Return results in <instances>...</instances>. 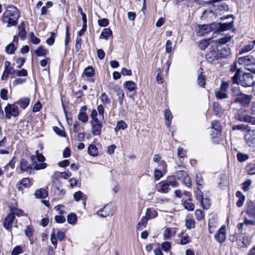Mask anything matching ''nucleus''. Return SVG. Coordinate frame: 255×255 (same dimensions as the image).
I'll use <instances>...</instances> for the list:
<instances>
[{
	"label": "nucleus",
	"instance_id": "obj_34",
	"mask_svg": "<svg viewBox=\"0 0 255 255\" xmlns=\"http://www.w3.org/2000/svg\"><path fill=\"white\" fill-rule=\"evenodd\" d=\"M109 207L107 206H105L102 209L97 212V214L102 217H106L110 215V213L108 212Z\"/></svg>",
	"mask_w": 255,
	"mask_h": 255
},
{
	"label": "nucleus",
	"instance_id": "obj_2",
	"mask_svg": "<svg viewBox=\"0 0 255 255\" xmlns=\"http://www.w3.org/2000/svg\"><path fill=\"white\" fill-rule=\"evenodd\" d=\"M234 101L244 107H248L252 99L253 96L242 93L238 87H234L232 89Z\"/></svg>",
	"mask_w": 255,
	"mask_h": 255
},
{
	"label": "nucleus",
	"instance_id": "obj_15",
	"mask_svg": "<svg viewBox=\"0 0 255 255\" xmlns=\"http://www.w3.org/2000/svg\"><path fill=\"white\" fill-rule=\"evenodd\" d=\"M31 185L29 178H23L20 180L16 184V187L19 191L22 190V187L27 188Z\"/></svg>",
	"mask_w": 255,
	"mask_h": 255
},
{
	"label": "nucleus",
	"instance_id": "obj_49",
	"mask_svg": "<svg viewBox=\"0 0 255 255\" xmlns=\"http://www.w3.org/2000/svg\"><path fill=\"white\" fill-rule=\"evenodd\" d=\"M85 74L88 77H93L95 74V71L92 67L89 66L85 69Z\"/></svg>",
	"mask_w": 255,
	"mask_h": 255
},
{
	"label": "nucleus",
	"instance_id": "obj_30",
	"mask_svg": "<svg viewBox=\"0 0 255 255\" xmlns=\"http://www.w3.org/2000/svg\"><path fill=\"white\" fill-rule=\"evenodd\" d=\"M159 185L161 187L160 189L159 190L160 192L166 193L169 191L170 189V186L167 184L165 180L160 182L159 183Z\"/></svg>",
	"mask_w": 255,
	"mask_h": 255
},
{
	"label": "nucleus",
	"instance_id": "obj_6",
	"mask_svg": "<svg viewBox=\"0 0 255 255\" xmlns=\"http://www.w3.org/2000/svg\"><path fill=\"white\" fill-rule=\"evenodd\" d=\"M176 176L177 179L181 181L182 183L185 186L189 187L191 186L190 178L186 171L183 170L178 171L176 173Z\"/></svg>",
	"mask_w": 255,
	"mask_h": 255
},
{
	"label": "nucleus",
	"instance_id": "obj_9",
	"mask_svg": "<svg viewBox=\"0 0 255 255\" xmlns=\"http://www.w3.org/2000/svg\"><path fill=\"white\" fill-rule=\"evenodd\" d=\"M250 226H255V220H248L246 218L243 223L238 224V231L242 233L244 231L248 230Z\"/></svg>",
	"mask_w": 255,
	"mask_h": 255
},
{
	"label": "nucleus",
	"instance_id": "obj_11",
	"mask_svg": "<svg viewBox=\"0 0 255 255\" xmlns=\"http://www.w3.org/2000/svg\"><path fill=\"white\" fill-rule=\"evenodd\" d=\"M219 50L218 48H213V49L209 52L205 56L208 62L210 63H213L215 61L220 59L218 55Z\"/></svg>",
	"mask_w": 255,
	"mask_h": 255
},
{
	"label": "nucleus",
	"instance_id": "obj_5",
	"mask_svg": "<svg viewBox=\"0 0 255 255\" xmlns=\"http://www.w3.org/2000/svg\"><path fill=\"white\" fill-rule=\"evenodd\" d=\"M236 120L246 123L255 124V118L246 114V111L243 109H239L235 115Z\"/></svg>",
	"mask_w": 255,
	"mask_h": 255
},
{
	"label": "nucleus",
	"instance_id": "obj_20",
	"mask_svg": "<svg viewBox=\"0 0 255 255\" xmlns=\"http://www.w3.org/2000/svg\"><path fill=\"white\" fill-rule=\"evenodd\" d=\"M255 46V40L250 42L249 44L245 45L240 50V54L247 53L252 50Z\"/></svg>",
	"mask_w": 255,
	"mask_h": 255
},
{
	"label": "nucleus",
	"instance_id": "obj_4",
	"mask_svg": "<svg viewBox=\"0 0 255 255\" xmlns=\"http://www.w3.org/2000/svg\"><path fill=\"white\" fill-rule=\"evenodd\" d=\"M238 62L247 70L255 74V59L253 56L247 55L239 57Z\"/></svg>",
	"mask_w": 255,
	"mask_h": 255
},
{
	"label": "nucleus",
	"instance_id": "obj_19",
	"mask_svg": "<svg viewBox=\"0 0 255 255\" xmlns=\"http://www.w3.org/2000/svg\"><path fill=\"white\" fill-rule=\"evenodd\" d=\"M74 198L76 201H79L80 200H82L84 201V205H86V200L87 198V197L81 191H79L75 193L74 194Z\"/></svg>",
	"mask_w": 255,
	"mask_h": 255
},
{
	"label": "nucleus",
	"instance_id": "obj_16",
	"mask_svg": "<svg viewBox=\"0 0 255 255\" xmlns=\"http://www.w3.org/2000/svg\"><path fill=\"white\" fill-rule=\"evenodd\" d=\"M246 213L249 217L255 219V204L252 201L248 202Z\"/></svg>",
	"mask_w": 255,
	"mask_h": 255
},
{
	"label": "nucleus",
	"instance_id": "obj_24",
	"mask_svg": "<svg viewBox=\"0 0 255 255\" xmlns=\"http://www.w3.org/2000/svg\"><path fill=\"white\" fill-rule=\"evenodd\" d=\"M236 196L239 198L237 202V206L239 207H242L245 200V196L240 191H237L236 192Z\"/></svg>",
	"mask_w": 255,
	"mask_h": 255
},
{
	"label": "nucleus",
	"instance_id": "obj_14",
	"mask_svg": "<svg viewBox=\"0 0 255 255\" xmlns=\"http://www.w3.org/2000/svg\"><path fill=\"white\" fill-rule=\"evenodd\" d=\"M215 239L219 243L224 242L226 239V229L222 227L214 235Z\"/></svg>",
	"mask_w": 255,
	"mask_h": 255
},
{
	"label": "nucleus",
	"instance_id": "obj_23",
	"mask_svg": "<svg viewBox=\"0 0 255 255\" xmlns=\"http://www.w3.org/2000/svg\"><path fill=\"white\" fill-rule=\"evenodd\" d=\"M165 124L167 127H169L171 124V120L172 119V115L169 109H166L165 110Z\"/></svg>",
	"mask_w": 255,
	"mask_h": 255
},
{
	"label": "nucleus",
	"instance_id": "obj_31",
	"mask_svg": "<svg viewBox=\"0 0 255 255\" xmlns=\"http://www.w3.org/2000/svg\"><path fill=\"white\" fill-rule=\"evenodd\" d=\"M48 51L44 48L43 46H40L37 49L35 50V53L37 56H43L48 53Z\"/></svg>",
	"mask_w": 255,
	"mask_h": 255
},
{
	"label": "nucleus",
	"instance_id": "obj_53",
	"mask_svg": "<svg viewBox=\"0 0 255 255\" xmlns=\"http://www.w3.org/2000/svg\"><path fill=\"white\" fill-rule=\"evenodd\" d=\"M252 182V180L250 179H248L245 181L242 184V189L245 192L248 191L250 189V186L251 185Z\"/></svg>",
	"mask_w": 255,
	"mask_h": 255
},
{
	"label": "nucleus",
	"instance_id": "obj_38",
	"mask_svg": "<svg viewBox=\"0 0 255 255\" xmlns=\"http://www.w3.org/2000/svg\"><path fill=\"white\" fill-rule=\"evenodd\" d=\"M112 34V30L109 28H104L100 35V38L107 39Z\"/></svg>",
	"mask_w": 255,
	"mask_h": 255
},
{
	"label": "nucleus",
	"instance_id": "obj_61",
	"mask_svg": "<svg viewBox=\"0 0 255 255\" xmlns=\"http://www.w3.org/2000/svg\"><path fill=\"white\" fill-rule=\"evenodd\" d=\"M15 74L18 77H26L28 75L27 71L25 69L15 70Z\"/></svg>",
	"mask_w": 255,
	"mask_h": 255
},
{
	"label": "nucleus",
	"instance_id": "obj_63",
	"mask_svg": "<svg viewBox=\"0 0 255 255\" xmlns=\"http://www.w3.org/2000/svg\"><path fill=\"white\" fill-rule=\"evenodd\" d=\"M215 228L214 225V221L213 219H209L208 222V229L210 234H212L214 232V230Z\"/></svg>",
	"mask_w": 255,
	"mask_h": 255
},
{
	"label": "nucleus",
	"instance_id": "obj_58",
	"mask_svg": "<svg viewBox=\"0 0 255 255\" xmlns=\"http://www.w3.org/2000/svg\"><path fill=\"white\" fill-rule=\"evenodd\" d=\"M34 166L33 167V169H35L36 170H40L46 168L47 167V164L43 162L39 163L36 162L34 164Z\"/></svg>",
	"mask_w": 255,
	"mask_h": 255
},
{
	"label": "nucleus",
	"instance_id": "obj_48",
	"mask_svg": "<svg viewBox=\"0 0 255 255\" xmlns=\"http://www.w3.org/2000/svg\"><path fill=\"white\" fill-rule=\"evenodd\" d=\"M212 128L215 129L217 132L220 133L221 130V126L217 121H214L211 123Z\"/></svg>",
	"mask_w": 255,
	"mask_h": 255
},
{
	"label": "nucleus",
	"instance_id": "obj_3",
	"mask_svg": "<svg viewBox=\"0 0 255 255\" xmlns=\"http://www.w3.org/2000/svg\"><path fill=\"white\" fill-rule=\"evenodd\" d=\"M241 70H238L232 77L234 83L240 84L244 87H251L254 84L253 77L250 73H244L241 75Z\"/></svg>",
	"mask_w": 255,
	"mask_h": 255
},
{
	"label": "nucleus",
	"instance_id": "obj_22",
	"mask_svg": "<svg viewBox=\"0 0 255 255\" xmlns=\"http://www.w3.org/2000/svg\"><path fill=\"white\" fill-rule=\"evenodd\" d=\"M197 33L199 35H203L205 33H208L210 29V27L208 25H200L198 26Z\"/></svg>",
	"mask_w": 255,
	"mask_h": 255
},
{
	"label": "nucleus",
	"instance_id": "obj_39",
	"mask_svg": "<svg viewBox=\"0 0 255 255\" xmlns=\"http://www.w3.org/2000/svg\"><path fill=\"white\" fill-rule=\"evenodd\" d=\"M77 221V216L74 213H71L67 216V222L70 224L75 225Z\"/></svg>",
	"mask_w": 255,
	"mask_h": 255
},
{
	"label": "nucleus",
	"instance_id": "obj_36",
	"mask_svg": "<svg viewBox=\"0 0 255 255\" xmlns=\"http://www.w3.org/2000/svg\"><path fill=\"white\" fill-rule=\"evenodd\" d=\"M175 233V231L174 228H166L163 233V237L165 239H168L171 238L172 233Z\"/></svg>",
	"mask_w": 255,
	"mask_h": 255
},
{
	"label": "nucleus",
	"instance_id": "obj_32",
	"mask_svg": "<svg viewBox=\"0 0 255 255\" xmlns=\"http://www.w3.org/2000/svg\"><path fill=\"white\" fill-rule=\"evenodd\" d=\"M250 128V127L248 125L241 124L234 126L232 127V130H238L241 131L247 130V131Z\"/></svg>",
	"mask_w": 255,
	"mask_h": 255
},
{
	"label": "nucleus",
	"instance_id": "obj_26",
	"mask_svg": "<svg viewBox=\"0 0 255 255\" xmlns=\"http://www.w3.org/2000/svg\"><path fill=\"white\" fill-rule=\"evenodd\" d=\"M115 91L117 92V95L118 97V100L120 104L122 106L123 105L125 95L123 91L119 87H116Z\"/></svg>",
	"mask_w": 255,
	"mask_h": 255
},
{
	"label": "nucleus",
	"instance_id": "obj_37",
	"mask_svg": "<svg viewBox=\"0 0 255 255\" xmlns=\"http://www.w3.org/2000/svg\"><path fill=\"white\" fill-rule=\"evenodd\" d=\"M148 220L146 218H142L140 221L139 222L137 225V229L138 230H141L143 228H145L147 224Z\"/></svg>",
	"mask_w": 255,
	"mask_h": 255
},
{
	"label": "nucleus",
	"instance_id": "obj_18",
	"mask_svg": "<svg viewBox=\"0 0 255 255\" xmlns=\"http://www.w3.org/2000/svg\"><path fill=\"white\" fill-rule=\"evenodd\" d=\"M196 199L200 202L201 206L205 209H208L210 207V200L208 198H204L202 195L196 196Z\"/></svg>",
	"mask_w": 255,
	"mask_h": 255
},
{
	"label": "nucleus",
	"instance_id": "obj_35",
	"mask_svg": "<svg viewBox=\"0 0 255 255\" xmlns=\"http://www.w3.org/2000/svg\"><path fill=\"white\" fill-rule=\"evenodd\" d=\"M182 204L184 208L188 211H193L194 209V205L190 199L185 201Z\"/></svg>",
	"mask_w": 255,
	"mask_h": 255
},
{
	"label": "nucleus",
	"instance_id": "obj_44",
	"mask_svg": "<svg viewBox=\"0 0 255 255\" xmlns=\"http://www.w3.org/2000/svg\"><path fill=\"white\" fill-rule=\"evenodd\" d=\"M237 157L238 158V160L240 162H243L247 160L249 156L247 154H244L241 152H239L237 153Z\"/></svg>",
	"mask_w": 255,
	"mask_h": 255
},
{
	"label": "nucleus",
	"instance_id": "obj_27",
	"mask_svg": "<svg viewBox=\"0 0 255 255\" xmlns=\"http://www.w3.org/2000/svg\"><path fill=\"white\" fill-rule=\"evenodd\" d=\"M26 34L25 24L24 22H22L18 26V35L22 39H24L26 36Z\"/></svg>",
	"mask_w": 255,
	"mask_h": 255
},
{
	"label": "nucleus",
	"instance_id": "obj_46",
	"mask_svg": "<svg viewBox=\"0 0 255 255\" xmlns=\"http://www.w3.org/2000/svg\"><path fill=\"white\" fill-rule=\"evenodd\" d=\"M197 83L199 86L204 87L206 84L205 77L202 74V72L198 76Z\"/></svg>",
	"mask_w": 255,
	"mask_h": 255
},
{
	"label": "nucleus",
	"instance_id": "obj_59",
	"mask_svg": "<svg viewBox=\"0 0 255 255\" xmlns=\"http://www.w3.org/2000/svg\"><path fill=\"white\" fill-rule=\"evenodd\" d=\"M195 215L198 221H201L204 219L202 211L199 209L196 210L195 212Z\"/></svg>",
	"mask_w": 255,
	"mask_h": 255
},
{
	"label": "nucleus",
	"instance_id": "obj_29",
	"mask_svg": "<svg viewBox=\"0 0 255 255\" xmlns=\"http://www.w3.org/2000/svg\"><path fill=\"white\" fill-rule=\"evenodd\" d=\"M35 195L37 198H45L47 196L48 193L45 189L41 188L35 191Z\"/></svg>",
	"mask_w": 255,
	"mask_h": 255
},
{
	"label": "nucleus",
	"instance_id": "obj_60",
	"mask_svg": "<svg viewBox=\"0 0 255 255\" xmlns=\"http://www.w3.org/2000/svg\"><path fill=\"white\" fill-rule=\"evenodd\" d=\"M55 34L54 32L50 33V36L46 41V43L50 46L52 45L55 42Z\"/></svg>",
	"mask_w": 255,
	"mask_h": 255
},
{
	"label": "nucleus",
	"instance_id": "obj_64",
	"mask_svg": "<svg viewBox=\"0 0 255 255\" xmlns=\"http://www.w3.org/2000/svg\"><path fill=\"white\" fill-rule=\"evenodd\" d=\"M98 23L100 26L106 27L109 24V21L107 18H102L98 20Z\"/></svg>",
	"mask_w": 255,
	"mask_h": 255
},
{
	"label": "nucleus",
	"instance_id": "obj_10",
	"mask_svg": "<svg viewBox=\"0 0 255 255\" xmlns=\"http://www.w3.org/2000/svg\"><path fill=\"white\" fill-rule=\"evenodd\" d=\"M20 169L22 172L30 174L33 169V165L30 164L25 159L22 158L20 162Z\"/></svg>",
	"mask_w": 255,
	"mask_h": 255
},
{
	"label": "nucleus",
	"instance_id": "obj_55",
	"mask_svg": "<svg viewBox=\"0 0 255 255\" xmlns=\"http://www.w3.org/2000/svg\"><path fill=\"white\" fill-rule=\"evenodd\" d=\"M23 253V250L21 246H17L11 252V255H18Z\"/></svg>",
	"mask_w": 255,
	"mask_h": 255
},
{
	"label": "nucleus",
	"instance_id": "obj_13",
	"mask_svg": "<svg viewBox=\"0 0 255 255\" xmlns=\"http://www.w3.org/2000/svg\"><path fill=\"white\" fill-rule=\"evenodd\" d=\"M216 48L219 50L218 55L220 58H226L231 54V50L228 45H218Z\"/></svg>",
	"mask_w": 255,
	"mask_h": 255
},
{
	"label": "nucleus",
	"instance_id": "obj_21",
	"mask_svg": "<svg viewBox=\"0 0 255 255\" xmlns=\"http://www.w3.org/2000/svg\"><path fill=\"white\" fill-rule=\"evenodd\" d=\"M167 184L172 187H176L179 186V183L176 181L174 176H169L165 180Z\"/></svg>",
	"mask_w": 255,
	"mask_h": 255
},
{
	"label": "nucleus",
	"instance_id": "obj_40",
	"mask_svg": "<svg viewBox=\"0 0 255 255\" xmlns=\"http://www.w3.org/2000/svg\"><path fill=\"white\" fill-rule=\"evenodd\" d=\"M16 50V47H15L13 43H10L5 47V51L8 54H13Z\"/></svg>",
	"mask_w": 255,
	"mask_h": 255
},
{
	"label": "nucleus",
	"instance_id": "obj_52",
	"mask_svg": "<svg viewBox=\"0 0 255 255\" xmlns=\"http://www.w3.org/2000/svg\"><path fill=\"white\" fill-rule=\"evenodd\" d=\"M50 240H51V243L54 246H55V248H56L57 247V238L56 237L55 230L54 228L52 229V232L51 234Z\"/></svg>",
	"mask_w": 255,
	"mask_h": 255
},
{
	"label": "nucleus",
	"instance_id": "obj_57",
	"mask_svg": "<svg viewBox=\"0 0 255 255\" xmlns=\"http://www.w3.org/2000/svg\"><path fill=\"white\" fill-rule=\"evenodd\" d=\"M30 38L31 42L34 44H38L40 42V39L35 36L33 32L30 33Z\"/></svg>",
	"mask_w": 255,
	"mask_h": 255
},
{
	"label": "nucleus",
	"instance_id": "obj_28",
	"mask_svg": "<svg viewBox=\"0 0 255 255\" xmlns=\"http://www.w3.org/2000/svg\"><path fill=\"white\" fill-rule=\"evenodd\" d=\"M29 102V99L28 98L25 97L21 99L19 101L17 102L16 104H18L23 109H25L28 106Z\"/></svg>",
	"mask_w": 255,
	"mask_h": 255
},
{
	"label": "nucleus",
	"instance_id": "obj_17",
	"mask_svg": "<svg viewBox=\"0 0 255 255\" xmlns=\"http://www.w3.org/2000/svg\"><path fill=\"white\" fill-rule=\"evenodd\" d=\"M14 218L13 214L11 213H9L7 216L3 223V227L5 229L8 230L11 228Z\"/></svg>",
	"mask_w": 255,
	"mask_h": 255
},
{
	"label": "nucleus",
	"instance_id": "obj_25",
	"mask_svg": "<svg viewBox=\"0 0 255 255\" xmlns=\"http://www.w3.org/2000/svg\"><path fill=\"white\" fill-rule=\"evenodd\" d=\"M124 86L130 92L134 91L136 89V84L132 81H126Z\"/></svg>",
	"mask_w": 255,
	"mask_h": 255
},
{
	"label": "nucleus",
	"instance_id": "obj_42",
	"mask_svg": "<svg viewBox=\"0 0 255 255\" xmlns=\"http://www.w3.org/2000/svg\"><path fill=\"white\" fill-rule=\"evenodd\" d=\"M127 128V125L123 121H121L118 122L117 125V127L115 128V130L116 132H118L120 129H125Z\"/></svg>",
	"mask_w": 255,
	"mask_h": 255
},
{
	"label": "nucleus",
	"instance_id": "obj_8",
	"mask_svg": "<svg viewBox=\"0 0 255 255\" xmlns=\"http://www.w3.org/2000/svg\"><path fill=\"white\" fill-rule=\"evenodd\" d=\"M92 125V132L94 135H99L101 134L102 128L103 127L102 122L99 119H96L95 121H91Z\"/></svg>",
	"mask_w": 255,
	"mask_h": 255
},
{
	"label": "nucleus",
	"instance_id": "obj_41",
	"mask_svg": "<svg viewBox=\"0 0 255 255\" xmlns=\"http://www.w3.org/2000/svg\"><path fill=\"white\" fill-rule=\"evenodd\" d=\"M216 97L219 100H222L228 98V95L223 91H218L215 92Z\"/></svg>",
	"mask_w": 255,
	"mask_h": 255
},
{
	"label": "nucleus",
	"instance_id": "obj_33",
	"mask_svg": "<svg viewBox=\"0 0 255 255\" xmlns=\"http://www.w3.org/2000/svg\"><path fill=\"white\" fill-rule=\"evenodd\" d=\"M88 153L93 156H95L98 155V149L97 147L94 144H90L88 148Z\"/></svg>",
	"mask_w": 255,
	"mask_h": 255
},
{
	"label": "nucleus",
	"instance_id": "obj_7",
	"mask_svg": "<svg viewBox=\"0 0 255 255\" xmlns=\"http://www.w3.org/2000/svg\"><path fill=\"white\" fill-rule=\"evenodd\" d=\"M5 118L9 119L11 116L16 117L19 115L18 107L15 105L7 104L4 109Z\"/></svg>",
	"mask_w": 255,
	"mask_h": 255
},
{
	"label": "nucleus",
	"instance_id": "obj_1",
	"mask_svg": "<svg viewBox=\"0 0 255 255\" xmlns=\"http://www.w3.org/2000/svg\"><path fill=\"white\" fill-rule=\"evenodd\" d=\"M19 16L20 12L15 6H8L3 13L2 22L7 24V27L15 26Z\"/></svg>",
	"mask_w": 255,
	"mask_h": 255
},
{
	"label": "nucleus",
	"instance_id": "obj_50",
	"mask_svg": "<svg viewBox=\"0 0 255 255\" xmlns=\"http://www.w3.org/2000/svg\"><path fill=\"white\" fill-rule=\"evenodd\" d=\"M34 229L30 226H26V229L25 230V234L26 236L30 238L33 234Z\"/></svg>",
	"mask_w": 255,
	"mask_h": 255
},
{
	"label": "nucleus",
	"instance_id": "obj_54",
	"mask_svg": "<svg viewBox=\"0 0 255 255\" xmlns=\"http://www.w3.org/2000/svg\"><path fill=\"white\" fill-rule=\"evenodd\" d=\"M171 247V243L169 242H164L161 244V249L165 252L170 251Z\"/></svg>",
	"mask_w": 255,
	"mask_h": 255
},
{
	"label": "nucleus",
	"instance_id": "obj_56",
	"mask_svg": "<svg viewBox=\"0 0 255 255\" xmlns=\"http://www.w3.org/2000/svg\"><path fill=\"white\" fill-rule=\"evenodd\" d=\"M100 99L101 102L104 104H106L110 103V100L107 96L105 93H103L101 94Z\"/></svg>",
	"mask_w": 255,
	"mask_h": 255
},
{
	"label": "nucleus",
	"instance_id": "obj_45",
	"mask_svg": "<svg viewBox=\"0 0 255 255\" xmlns=\"http://www.w3.org/2000/svg\"><path fill=\"white\" fill-rule=\"evenodd\" d=\"M231 39V37L230 36H225L222 38H220L217 39L216 41V43L220 44H225L226 43L230 41Z\"/></svg>",
	"mask_w": 255,
	"mask_h": 255
},
{
	"label": "nucleus",
	"instance_id": "obj_62",
	"mask_svg": "<svg viewBox=\"0 0 255 255\" xmlns=\"http://www.w3.org/2000/svg\"><path fill=\"white\" fill-rule=\"evenodd\" d=\"M195 222L193 220L188 219L186 220V226L188 229H191L195 228Z\"/></svg>",
	"mask_w": 255,
	"mask_h": 255
},
{
	"label": "nucleus",
	"instance_id": "obj_43",
	"mask_svg": "<svg viewBox=\"0 0 255 255\" xmlns=\"http://www.w3.org/2000/svg\"><path fill=\"white\" fill-rule=\"evenodd\" d=\"M251 242V239L248 236H244L243 237L241 244L240 246L242 247H247L250 245Z\"/></svg>",
	"mask_w": 255,
	"mask_h": 255
},
{
	"label": "nucleus",
	"instance_id": "obj_47",
	"mask_svg": "<svg viewBox=\"0 0 255 255\" xmlns=\"http://www.w3.org/2000/svg\"><path fill=\"white\" fill-rule=\"evenodd\" d=\"M246 169L249 174H255V163L248 164L247 166Z\"/></svg>",
	"mask_w": 255,
	"mask_h": 255
},
{
	"label": "nucleus",
	"instance_id": "obj_51",
	"mask_svg": "<svg viewBox=\"0 0 255 255\" xmlns=\"http://www.w3.org/2000/svg\"><path fill=\"white\" fill-rule=\"evenodd\" d=\"M78 119L83 123H87L88 121V117L85 112H80L78 115Z\"/></svg>",
	"mask_w": 255,
	"mask_h": 255
},
{
	"label": "nucleus",
	"instance_id": "obj_12",
	"mask_svg": "<svg viewBox=\"0 0 255 255\" xmlns=\"http://www.w3.org/2000/svg\"><path fill=\"white\" fill-rule=\"evenodd\" d=\"M245 138L246 143L249 146H254L255 144V130L250 128L245 135Z\"/></svg>",
	"mask_w": 255,
	"mask_h": 255
}]
</instances>
